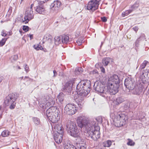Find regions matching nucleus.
Returning <instances> with one entry per match:
<instances>
[{
  "mask_svg": "<svg viewBox=\"0 0 149 149\" xmlns=\"http://www.w3.org/2000/svg\"><path fill=\"white\" fill-rule=\"evenodd\" d=\"M29 26H23V30L25 32H27L29 30Z\"/></svg>",
  "mask_w": 149,
  "mask_h": 149,
  "instance_id": "ea45409f",
  "label": "nucleus"
},
{
  "mask_svg": "<svg viewBox=\"0 0 149 149\" xmlns=\"http://www.w3.org/2000/svg\"><path fill=\"white\" fill-rule=\"evenodd\" d=\"M148 62V61L146 60L144 61L140 65V68L141 69H143L145 68Z\"/></svg>",
  "mask_w": 149,
  "mask_h": 149,
  "instance_id": "f704fd0d",
  "label": "nucleus"
},
{
  "mask_svg": "<svg viewBox=\"0 0 149 149\" xmlns=\"http://www.w3.org/2000/svg\"><path fill=\"white\" fill-rule=\"evenodd\" d=\"M18 69H21L20 67L19 66H18Z\"/></svg>",
  "mask_w": 149,
  "mask_h": 149,
  "instance_id": "680f3d73",
  "label": "nucleus"
},
{
  "mask_svg": "<svg viewBox=\"0 0 149 149\" xmlns=\"http://www.w3.org/2000/svg\"><path fill=\"white\" fill-rule=\"evenodd\" d=\"M127 140H128V141L127 143V144L128 146H134L135 145V142L131 139H127Z\"/></svg>",
  "mask_w": 149,
  "mask_h": 149,
  "instance_id": "2f4dec72",
  "label": "nucleus"
},
{
  "mask_svg": "<svg viewBox=\"0 0 149 149\" xmlns=\"http://www.w3.org/2000/svg\"><path fill=\"white\" fill-rule=\"evenodd\" d=\"M101 19L102 21L104 22H106L107 21V19L105 17H101Z\"/></svg>",
  "mask_w": 149,
  "mask_h": 149,
  "instance_id": "3c124183",
  "label": "nucleus"
},
{
  "mask_svg": "<svg viewBox=\"0 0 149 149\" xmlns=\"http://www.w3.org/2000/svg\"><path fill=\"white\" fill-rule=\"evenodd\" d=\"M23 78V77H22V79Z\"/></svg>",
  "mask_w": 149,
  "mask_h": 149,
  "instance_id": "0e129e2a",
  "label": "nucleus"
},
{
  "mask_svg": "<svg viewBox=\"0 0 149 149\" xmlns=\"http://www.w3.org/2000/svg\"><path fill=\"white\" fill-rule=\"evenodd\" d=\"M33 11L31 10V8H27L25 14L24 20L23 22L26 24L31 20L33 18Z\"/></svg>",
  "mask_w": 149,
  "mask_h": 149,
  "instance_id": "ddd939ff",
  "label": "nucleus"
},
{
  "mask_svg": "<svg viewBox=\"0 0 149 149\" xmlns=\"http://www.w3.org/2000/svg\"><path fill=\"white\" fill-rule=\"evenodd\" d=\"M1 106H0V110L1 109Z\"/></svg>",
  "mask_w": 149,
  "mask_h": 149,
  "instance_id": "e2e57ef3",
  "label": "nucleus"
},
{
  "mask_svg": "<svg viewBox=\"0 0 149 149\" xmlns=\"http://www.w3.org/2000/svg\"><path fill=\"white\" fill-rule=\"evenodd\" d=\"M82 38H79L77 41V43L78 45H81L82 44Z\"/></svg>",
  "mask_w": 149,
  "mask_h": 149,
  "instance_id": "79ce46f5",
  "label": "nucleus"
},
{
  "mask_svg": "<svg viewBox=\"0 0 149 149\" xmlns=\"http://www.w3.org/2000/svg\"><path fill=\"white\" fill-rule=\"evenodd\" d=\"M11 35V34H9V35Z\"/></svg>",
  "mask_w": 149,
  "mask_h": 149,
  "instance_id": "69168bd1",
  "label": "nucleus"
},
{
  "mask_svg": "<svg viewBox=\"0 0 149 149\" xmlns=\"http://www.w3.org/2000/svg\"><path fill=\"white\" fill-rule=\"evenodd\" d=\"M95 121L88 120L87 118L84 116H81L78 117L77 119V123L78 126L81 129L83 128L87 132V128H90L92 126L95 125Z\"/></svg>",
  "mask_w": 149,
  "mask_h": 149,
  "instance_id": "f03ea898",
  "label": "nucleus"
},
{
  "mask_svg": "<svg viewBox=\"0 0 149 149\" xmlns=\"http://www.w3.org/2000/svg\"><path fill=\"white\" fill-rule=\"evenodd\" d=\"M64 149H76V148L72 144L68 143L65 145Z\"/></svg>",
  "mask_w": 149,
  "mask_h": 149,
  "instance_id": "bb28decb",
  "label": "nucleus"
},
{
  "mask_svg": "<svg viewBox=\"0 0 149 149\" xmlns=\"http://www.w3.org/2000/svg\"><path fill=\"white\" fill-rule=\"evenodd\" d=\"M24 79L26 81H28L30 79L28 77L26 76L24 78Z\"/></svg>",
  "mask_w": 149,
  "mask_h": 149,
  "instance_id": "5fc2aeb1",
  "label": "nucleus"
},
{
  "mask_svg": "<svg viewBox=\"0 0 149 149\" xmlns=\"http://www.w3.org/2000/svg\"><path fill=\"white\" fill-rule=\"evenodd\" d=\"M131 79V78L128 77L126 78L125 80L124 84H133Z\"/></svg>",
  "mask_w": 149,
  "mask_h": 149,
  "instance_id": "473e14b6",
  "label": "nucleus"
},
{
  "mask_svg": "<svg viewBox=\"0 0 149 149\" xmlns=\"http://www.w3.org/2000/svg\"><path fill=\"white\" fill-rule=\"evenodd\" d=\"M17 149H19V148H17Z\"/></svg>",
  "mask_w": 149,
  "mask_h": 149,
  "instance_id": "338daca9",
  "label": "nucleus"
},
{
  "mask_svg": "<svg viewBox=\"0 0 149 149\" xmlns=\"http://www.w3.org/2000/svg\"><path fill=\"white\" fill-rule=\"evenodd\" d=\"M61 39L62 42L63 44H67L70 41L69 36L66 35H63Z\"/></svg>",
  "mask_w": 149,
  "mask_h": 149,
  "instance_id": "b1692460",
  "label": "nucleus"
},
{
  "mask_svg": "<svg viewBox=\"0 0 149 149\" xmlns=\"http://www.w3.org/2000/svg\"><path fill=\"white\" fill-rule=\"evenodd\" d=\"M55 42L56 44H60L62 42L61 38L59 36H56L55 37Z\"/></svg>",
  "mask_w": 149,
  "mask_h": 149,
  "instance_id": "c85d7f7f",
  "label": "nucleus"
},
{
  "mask_svg": "<svg viewBox=\"0 0 149 149\" xmlns=\"http://www.w3.org/2000/svg\"><path fill=\"white\" fill-rule=\"evenodd\" d=\"M100 68L101 69V72L104 73H105V70L104 68L103 67H100Z\"/></svg>",
  "mask_w": 149,
  "mask_h": 149,
  "instance_id": "603ef678",
  "label": "nucleus"
},
{
  "mask_svg": "<svg viewBox=\"0 0 149 149\" xmlns=\"http://www.w3.org/2000/svg\"><path fill=\"white\" fill-rule=\"evenodd\" d=\"M7 35V33L4 32V30H2L1 33V35L3 36H6Z\"/></svg>",
  "mask_w": 149,
  "mask_h": 149,
  "instance_id": "8fccbe9b",
  "label": "nucleus"
},
{
  "mask_svg": "<svg viewBox=\"0 0 149 149\" xmlns=\"http://www.w3.org/2000/svg\"><path fill=\"white\" fill-rule=\"evenodd\" d=\"M73 84H65L63 91L66 92L70 93L72 89Z\"/></svg>",
  "mask_w": 149,
  "mask_h": 149,
  "instance_id": "5701e85b",
  "label": "nucleus"
},
{
  "mask_svg": "<svg viewBox=\"0 0 149 149\" xmlns=\"http://www.w3.org/2000/svg\"><path fill=\"white\" fill-rule=\"evenodd\" d=\"M53 116H52L50 118H48L52 123H56L60 119V116H59L58 113H55Z\"/></svg>",
  "mask_w": 149,
  "mask_h": 149,
  "instance_id": "6ab92c4d",
  "label": "nucleus"
},
{
  "mask_svg": "<svg viewBox=\"0 0 149 149\" xmlns=\"http://www.w3.org/2000/svg\"><path fill=\"white\" fill-rule=\"evenodd\" d=\"M33 47L34 49L37 50H42L43 49V48L42 47V46L38 44L34 45Z\"/></svg>",
  "mask_w": 149,
  "mask_h": 149,
  "instance_id": "72a5a7b5",
  "label": "nucleus"
},
{
  "mask_svg": "<svg viewBox=\"0 0 149 149\" xmlns=\"http://www.w3.org/2000/svg\"><path fill=\"white\" fill-rule=\"evenodd\" d=\"M123 101V98L120 97H118L116 99V102H117V104H118L122 103Z\"/></svg>",
  "mask_w": 149,
  "mask_h": 149,
  "instance_id": "4c0bfd02",
  "label": "nucleus"
},
{
  "mask_svg": "<svg viewBox=\"0 0 149 149\" xmlns=\"http://www.w3.org/2000/svg\"><path fill=\"white\" fill-rule=\"evenodd\" d=\"M110 60L111 59L110 58H106L102 60V63L105 66H107L109 63Z\"/></svg>",
  "mask_w": 149,
  "mask_h": 149,
  "instance_id": "a878e982",
  "label": "nucleus"
},
{
  "mask_svg": "<svg viewBox=\"0 0 149 149\" xmlns=\"http://www.w3.org/2000/svg\"><path fill=\"white\" fill-rule=\"evenodd\" d=\"M140 77L143 84L149 83V70H143Z\"/></svg>",
  "mask_w": 149,
  "mask_h": 149,
  "instance_id": "dca6fc26",
  "label": "nucleus"
},
{
  "mask_svg": "<svg viewBox=\"0 0 149 149\" xmlns=\"http://www.w3.org/2000/svg\"><path fill=\"white\" fill-rule=\"evenodd\" d=\"M18 58V56L17 55H14L12 56L10 58V59L12 62L16 61Z\"/></svg>",
  "mask_w": 149,
  "mask_h": 149,
  "instance_id": "e433bc0d",
  "label": "nucleus"
},
{
  "mask_svg": "<svg viewBox=\"0 0 149 149\" xmlns=\"http://www.w3.org/2000/svg\"><path fill=\"white\" fill-rule=\"evenodd\" d=\"M52 36L49 34H47L44 36L43 38V43L47 41L51 43L52 42Z\"/></svg>",
  "mask_w": 149,
  "mask_h": 149,
  "instance_id": "4be33fe9",
  "label": "nucleus"
},
{
  "mask_svg": "<svg viewBox=\"0 0 149 149\" xmlns=\"http://www.w3.org/2000/svg\"><path fill=\"white\" fill-rule=\"evenodd\" d=\"M130 103L128 102H127L124 105V107L125 109H128L130 107Z\"/></svg>",
  "mask_w": 149,
  "mask_h": 149,
  "instance_id": "c03bdc74",
  "label": "nucleus"
},
{
  "mask_svg": "<svg viewBox=\"0 0 149 149\" xmlns=\"http://www.w3.org/2000/svg\"><path fill=\"white\" fill-rule=\"evenodd\" d=\"M89 89H88V91H87L86 92L84 93H79V95H78V98L77 99L75 100L78 105L79 107L80 108H82L84 104V98L86 97L89 93Z\"/></svg>",
  "mask_w": 149,
  "mask_h": 149,
  "instance_id": "9d476101",
  "label": "nucleus"
},
{
  "mask_svg": "<svg viewBox=\"0 0 149 149\" xmlns=\"http://www.w3.org/2000/svg\"><path fill=\"white\" fill-rule=\"evenodd\" d=\"M18 97V94L16 93H12L9 94L6 97L5 101V104L7 106L10 105L9 108L10 109H14L15 107V103L14 102Z\"/></svg>",
  "mask_w": 149,
  "mask_h": 149,
  "instance_id": "423d86ee",
  "label": "nucleus"
},
{
  "mask_svg": "<svg viewBox=\"0 0 149 149\" xmlns=\"http://www.w3.org/2000/svg\"><path fill=\"white\" fill-rule=\"evenodd\" d=\"M3 79L2 77H0V83L2 81Z\"/></svg>",
  "mask_w": 149,
  "mask_h": 149,
  "instance_id": "052dcab7",
  "label": "nucleus"
},
{
  "mask_svg": "<svg viewBox=\"0 0 149 149\" xmlns=\"http://www.w3.org/2000/svg\"><path fill=\"white\" fill-rule=\"evenodd\" d=\"M119 84H108L107 86V89H108L109 93L107 94H109V93L113 95H115L117 93L119 88Z\"/></svg>",
  "mask_w": 149,
  "mask_h": 149,
  "instance_id": "4468645a",
  "label": "nucleus"
},
{
  "mask_svg": "<svg viewBox=\"0 0 149 149\" xmlns=\"http://www.w3.org/2000/svg\"><path fill=\"white\" fill-rule=\"evenodd\" d=\"M33 120L35 125H38L40 124V121L39 118L37 117L33 118Z\"/></svg>",
  "mask_w": 149,
  "mask_h": 149,
  "instance_id": "7c9ffc66",
  "label": "nucleus"
},
{
  "mask_svg": "<svg viewBox=\"0 0 149 149\" xmlns=\"http://www.w3.org/2000/svg\"><path fill=\"white\" fill-rule=\"evenodd\" d=\"M64 94L62 93H59L58 95L57 96V98L61 104L63 103V101L64 99Z\"/></svg>",
  "mask_w": 149,
  "mask_h": 149,
  "instance_id": "393cba45",
  "label": "nucleus"
},
{
  "mask_svg": "<svg viewBox=\"0 0 149 149\" xmlns=\"http://www.w3.org/2000/svg\"><path fill=\"white\" fill-rule=\"evenodd\" d=\"M29 37L31 39H32L33 38V36L32 35L29 34Z\"/></svg>",
  "mask_w": 149,
  "mask_h": 149,
  "instance_id": "bf43d9fd",
  "label": "nucleus"
},
{
  "mask_svg": "<svg viewBox=\"0 0 149 149\" xmlns=\"http://www.w3.org/2000/svg\"><path fill=\"white\" fill-rule=\"evenodd\" d=\"M120 81L118 75L113 74L109 78L107 84H119Z\"/></svg>",
  "mask_w": 149,
  "mask_h": 149,
  "instance_id": "f3484780",
  "label": "nucleus"
},
{
  "mask_svg": "<svg viewBox=\"0 0 149 149\" xmlns=\"http://www.w3.org/2000/svg\"><path fill=\"white\" fill-rule=\"evenodd\" d=\"M139 7V5L138 4L136 3L134 4L131 7L132 9L131 10H132L133 11L134 10L136 9L137 8Z\"/></svg>",
  "mask_w": 149,
  "mask_h": 149,
  "instance_id": "58836bf2",
  "label": "nucleus"
},
{
  "mask_svg": "<svg viewBox=\"0 0 149 149\" xmlns=\"http://www.w3.org/2000/svg\"><path fill=\"white\" fill-rule=\"evenodd\" d=\"M24 68L25 71L28 72L29 71V68L26 64L24 65Z\"/></svg>",
  "mask_w": 149,
  "mask_h": 149,
  "instance_id": "09e8293b",
  "label": "nucleus"
},
{
  "mask_svg": "<svg viewBox=\"0 0 149 149\" xmlns=\"http://www.w3.org/2000/svg\"><path fill=\"white\" fill-rule=\"evenodd\" d=\"M129 91L133 94L138 95L141 92L143 89L142 84H124Z\"/></svg>",
  "mask_w": 149,
  "mask_h": 149,
  "instance_id": "6e6552de",
  "label": "nucleus"
},
{
  "mask_svg": "<svg viewBox=\"0 0 149 149\" xmlns=\"http://www.w3.org/2000/svg\"><path fill=\"white\" fill-rule=\"evenodd\" d=\"M68 129V132L71 136L75 137H79L80 133L75 122H68L66 125Z\"/></svg>",
  "mask_w": 149,
  "mask_h": 149,
  "instance_id": "39448f33",
  "label": "nucleus"
},
{
  "mask_svg": "<svg viewBox=\"0 0 149 149\" xmlns=\"http://www.w3.org/2000/svg\"><path fill=\"white\" fill-rule=\"evenodd\" d=\"M77 80L78 79H76L75 78H72L68 81V83H67L66 84H73L74 83H75L76 84L78 83V84H79L80 83H81V84L83 83V84H86V81H88L86 80H85L81 81H80L79 80L78 82H77Z\"/></svg>",
  "mask_w": 149,
  "mask_h": 149,
  "instance_id": "412c9836",
  "label": "nucleus"
},
{
  "mask_svg": "<svg viewBox=\"0 0 149 149\" xmlns=\"http://www.w3.org/2000/svg\"><path fill=\"white\" fill-rule=\"evenodd\" d=\"M77 147L78 149H86V148L82 145H81L80 143L77 145Z\"/></svg>",
  "mask_w": 149,
  "mask_h": 149,
  "instance_id": "a19ab883",
  "label": "nucleus"
},
{
  "mask_svg": "<svg viewBox=\"0 0 149 149\" xmlns=\"http://www.w3.org/2000/svg\"><path fill=\"white\" fill-rule=\"evenodd\" d=\"M132 11H133V10L131 9L125 11V13L126 14V16L128 15L130 13H131Z\"/></svg>",
  "mask_w": 149,
  "mask_h": 149,
  "instance_id": "49530a36",
  "label": "nucleus"
},
{
  "mask_svg": "<svg viewBox=\"0 0 149 149\" xmlns=\"http://www.w3.org/2000/svg\"><path fill=\"white\" fill-rule=\"evenodd\" d=\"M53 73L54 74V75L53 76L54 77H55L56 75L57 74V72L55 70H54L53 71Z\"/></svg>",
  "mask_w": 149,
  "mask_h": 149,
  "instance_id": "6e6d98bb",
  "label": "nucleus"
},
{
  "mask_svg": "<svg viewBox=\"0 0 149 149\" xmlns=\"http://www.w3.org/2000/svg\"><path fill=\"white\" fill-rule=\"evenodd\" d=\"M99 0H92L89 2L87 5V8L88 10H91L94 11L98 8Z\"/></svg>",
  "mask_w": 149,
  "mask_h": 149,
  "instance_id": "f8f14e48",
  "label": "nucleus"
},
{
  "mask_svg": "<svg viewBox=\"0 0 149 149\" xmlns=\"http://www.w3.org/2000/svg\"><path fill=\"white\" fill-rule=\"evenodd\" d=\"M44 99H41L39 103L40 107L43 109L51 106L46 111V114L48 118L54 115H55L54 113H58V111L57 109V107L56 106H53L55 103L54 98L51 97L50 95H46L44 96Z\"/></svg>",
  "mask_w": 149,
  "mask_h": 149,
  "instance_id": "f257e3e1",
  "label": "nucleus"
},
{
  "mask_svg": "<svg viewBox=\"0 0 149 149\" xmlns=\"http://www.w3.org/2000/svg\"><path fill=\"white\" fill-rule=\"evenodd\" d=\"M54 138L56 142L60 143L62 141L63 134V129L61 124H56L54 127Z\"/></svg>",
  "mask_w": 149,
  "mask_h": 149,
  "instance_id": "20e7f679",
  "label": "nucleus"
},
{
  "mask_svg": "<svg viewBox=\"0 0 149 149\" xmlns=\"http://www.w3.org/2000/svg\"><path fill=\"white\" fill-rule=\"evenodd\" d=\"M61 5V3L58 0L54 1L50 6L51 10L53 11H57Z\"/></svg>",
  "mask_w": 149,
  "mask_h": 149,
  "instance_id": "a211bd4d",
  "label": "nucleus"
},
{
  "mask_svg": "<svg viewBox=\"0 0 149 149\" xmlns=\"http://www.w3.org/2000/svg\"><path fill=\"white\" fill-rule=\"evenodd\" d=\"M87 132L89 136L94 140H96L100 137V127L97 125L96 124L92 126L90 128L87 127Z\"/></svg>",
  "mask_w": 149,
  "mask_h": 149,
  "instance_id": "7ed1b4c3",
  "label": "nucleus"
},
{
  "mask_svg": "<svg viewBox=\"0 0 149 149\" xmlns=\"http://www.w3.org/2000/svg\"><path fill=\"white\" fill-rule=\"evenodd\" d=\"M33 4H32L31 5V6H30V7H28L27 8H31V10H33L32 7H33Z\"/></svg>",
  "mask_w": 149,
  "mask_h": 149,
  "instance_id": "13d9d810",
  "label": "nucleus"
},
{
  "mask_svg": "<svg viewBox=\"0 0 149 149\" xmlns=\"http://www.w3.org/2000/svg\"><path fill=\"white\" fill-rule=\"evenodd\" d=\"M140 38H141V40H144L146 39L145 38V36L143 34H142L140 37Z\"/></svg>",
  "mask_w": 149,
  "mask_h": 149,
  "instance_id": "a18cd8bd",
  "label": "nucleus"
},
{
  "mask_svg": "<svg viewBox=\"0 0 149 149\" xmlns=\"http://www.w3.org/2000/svg\"><path fill=\"white\" fill-rule=\"evenodd\" d=\"M141 38H140V37L138 38V39L136 40V41L135 45L137 46L139 44V42L141 41Z\"/></svg>",
  "mask_w": 149,
  "mask_h": 149,
  "instance_id": "de8ad7c7",
  "label": "nucleus"
},
{
  "mask_svg": "<svg viewBox=\"0 0 149 149\" xmlns=\"http://www.w3.org/2000/svg\"><path fill=\"white\" fill-rule=\"evenodd\" d=\"M64 110L67 114L72 115L77 112L78 108L75 105L68 104L65 107Z\"/></svg>",
  "mask_w": 149,
  "mask_h": 149,
  "instance_id": "9b49d317",
  "label": "nucleus"
},
{
  "mask_svg": "<svg viewBox=\"0 0 149 149\" xmlns=\"http://www.w3.org/2000/svg\"><path fill=\"white\" fill-rule=\"evenodd\" d=\"M105 84H94L93 87L94 89L99 93H103L102 95L104 97H106V95L109 93L108 89H107V86Z\"/></svg>",
  "mask_w": 149,
  "mask_h": 149,
  "instance_id": "1a4fd4ad",
  "label": "nucleus"
},
{
  "mask_svg": "<svg viewBox=\"0 0 149 149\" xmlns=\"http://www.w3.org/2000/svg\"><path fill=\"white\" fill-rule=\"evenodd\" d=\"M113 122L114 125L117 127L123 126L126 123L125 115L122 113L116 114L113 119Z\"/></svg>",
  "mask_w": 149,
  "mask_h": 149,
  "instance_id": "0eeeda50",
  "label": "nucleus"
},
{
  "mask_svg": "<svg viewBox=\"0 0 149 149\" xmlns=\"http://www.w3.org/2000/svg\"><path fill=\"white\" fill-rule=\"evenodd\" d=\"M39 5L36 7V10L39 14H43L45 13V10L42 5V4L40 3V2H39Z\"/></svg>",
  "mask_w": 149,
  "mask_h": 149,
  "instance_id": "aec40b11",
  "label": "nucleus"
},
{
  "mask_svg": "<svg viewBox=\"0 0 149 149\" xmlns=\"http://www.w3.org/2000/svg\"><path fill=\"white\" fill-rule=\"evenodd\" d=\"M76 85L74 86L76 87V90L78 92L77 93L78 95H79V93H83L86 92L87 91H88V89L89 88V93L90 91V87L91 86V84H88V86H86V84H76Z\"/></svg>",
  "mask_w": 149,
  "mask_h": 149,
  "instance_id": "2eb2a0df",
  "label": "nucleus"
},
{
  "mask_svg": "<svg viewBox=\"0 0 149 149\" xmlns=\"http://www.w3.org/2000/svg\"><path fill=\"white\" fill-rule=\"evenodd\" d=\"M132 29L136 32H137V31L138 30V27L136 26L133 27Z\"/></svg>",
  "mask_w": 149,
  "mask_h": 149,
  "instance_id": "864d4df0",
  "label": "nucleus"
},
{
  "mask_svg": "<svg viewBox=\"0 0 149 149\" xmlns=\"http://www.w3.org/2000/svg\"><path fill=\"white\" fill-rule=\"evenodd\" d=\"M122 15L123 17H124L125 16H126V14H125V12H123L122 13Z\"/></svg>",
  "mask_w": 149,
  "mask_h": 149,
  "instance_id": "4d7b16f0",
  "label": "nucleus"
},
{
  "mask_svg": "<svg viewBox=\"0 0 149 149\" xmlns=\"http://www.w3.org/2000/svg\"><path fill=\"white\" fill-rule=\"evenodd\" d=\"M6 40L4 39H2L1 41H0V46H2L5 43Z\"/></svg>",
  "mask_w": 149,
  "mask_h": 149,
  "instance_id": "37998d69",
  "label": "nucleus"
},
{
  "mask_svg": "<svg viewBox=\"0 0 149 149\" xmlns=\"http://www.w3.org/2000/svg\"><path fill=\"white\" fill-rule=\"evenodd\" d=\"M83 71V69L81 67H79L75 69L74 73L76 75H79Z\"/></svg>",
  "mask_w": 149,
  "mask_h": 149,
  "instance_id": "cd10ccee",
  "label": "nucleus"
},
{
  "mask_svg": "<svg viewBox=\"0 0 149 149\" xmlns=\"http://www.w3.org/2000/svg\"><path fill=\"white\" fill-rule=\"evenodd\" d=\"M10 132L7 130H5L3 131L1 133V135L3 137H6L8 136L10 134Z\"/></svg>",
  "mask_w": 149,
  "mask_h": 149,
  "instance_id": "c756f323",
  "label": "nucleus"
},
{
  "mask_svg": "<svg viewBox=\"0 0 149 149\" xmlns=\"http://www.w3.org/2000/svg\"><path fill=\"white\" fill-rule=\"evenodd\" d=\"M111 145V142L110 141H107L105 143L104 146L105 147H109Z\"/></svg>",
  "mask_w": 149,
  "mask_h": 149,
  "instance_id": "c9c22d12",
  "label": "nucleus"
}]
</instances>
